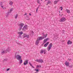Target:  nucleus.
<instances>
[{"label": "nucleus", "instance_id": "obj_1", "mask_svg": "<svg viewBox=\"0 0 73 73\" xmlns=\"http://www.w3.org/2000/svg\"><path fill=\"white\" fill-rule=\"evenodd\" d=\"M42 35L43 36H42L38 37L37 38V39L39 41L41 40H43V39H44V38H46L47 36V35H48L47 34H46L45 35H44V33H42Z\"/></svg>", "mask_w": 73, "mask_h": 73}, {"label": "nucleus", "instance_id": "obj_2", "mask_svg": "<svg viewBox=\"0 0 73 73\" xmlns=\"http://www.w3.org/2000/svg\"><path fill=\"white\" fill-rule=\"evenodd\" d=\"M11 50V49L10 47H8L7 49H6V50H4L1 52V54H3L4 53H6L7 52H9Z\"/></svg>", "mask_w": 73, "mask_h": 73}, {"label": "nucleus", "instance_id": "obj_3", "mask_svg": "<svg viewBox=\"0 0 73 73\" xmlns=\"http://www.w3.org/2000/svg\"><path fill=\"white\" fill-rule=\"evenodd\" d=\"M24 25V24L23 23H20L19 25V31H21V30Z\"/></svg>", "mask_w": 73, "mask_h": 73}, {"label": "nucleus", "instance_id": "obj_4", "mask_svg": "<svg viewBox=\"0 0 73 73\" xmlns=\"http://www.w3.org/2000/svg\"><path fill=\"white\" fill-rule=\"evenodd\" d=\"M52 47V43H51L47 47V50H48V51H49L51 49Z\"/></svg>", "mask_w": 73, "mask_h": 73}, {"label": "nucleus", "instance_id": "obj_5", "mask_svg": "<svg viewBox=\"0 0 73 73\" xmlns=\"http://www.w3.org/2000/svg\"><path fill=\"white\" fill-rule=\"evenodd\" d=\"M66 21V18L65 17H62L61 19L59 21L60 22H64Z\"/></svg>", "mask_w": 73, "mask_h": 73}, {"label": "nucleus", "instance_id": "obj_6", "mask_svg": "<svg viewBox=\"0 0 73 73\" xmlns=\"http://www.w3.org/2000/svg\"><path fill=\"white\" fill-rule=\"evenodd\" d=\"M27 28H28V26H27V25H25L24 26V27L23 28L22 31H25L27 29Z\"/></svg>", "mask_w": 73, "mask_h": 73}, {"label": "nucleus", "instance_id": "obj_7", "mask_svg": "<svg viewBox=\"0 0 73 73\" xmlns=\"http://www.w3.org/2000/svg\"><path fill=\"white\" fill-rule=\"evenodd\" d=\"M17 58L18 60H20L21 59V56L19 54H17Z\"/></svg>", "mask_w": 73, "mask_h": 73}, {"label": "nucleus", "instance_id": "obj_8", "mask_svg": "<svg viewBox=\"0 0 73 73\" xmlns=\"http://www.w3.org/2000/svg\"><path fill=\"white\" fill-rule=\"evenodd\" d=\"M35 61H36V62H40V63H42V62H43V60L41 59H37Z\"/></svg>", "mask_w": 73, "mask_h": 73}, {"label": "nucleus", "instance_id": "obj_9", "mask_svg": "<svg viewBox=\"0 0 73 73\" xmlns=\"http://www.w3.org/2000/svg\"><path fill=\"white\" fill-rule=\"evenodd\" d=\"M40 53L42 54L44 53V54H45V53H46V50H41V51L40 52Z\"/></svg>", "mask_w": 73, "mask_h": 73}, {"label": "nucleus", "instance_id": "obj_10", "mask_svg": "<svg viewBox=\"0 0 73 73\" xmlns=\"http://www.w3.org/2000/svg\"><path fill=\"white\" fill-rule=\"evenodd\" d=\"M12 11H13V9H10V11H9V12L6 13V17H7L8 16V15L9 13H11V12H12Z\"/></svg>", "mask_w": 73, "mask_h": 73}, {"label": "nucleus", "instance_id": "obj_11", "mask_svg": "<svg viewBox=\"0 0 73 73\" xmlns=\"http://www.w3.org/2000/svg\"><path fill=\"white\" fill-rule=\"evenodd\" d=\"M28 63V60H26L25 61H24L23 63V65H27Z\"/></svg>", "mask_w": 73, "mask_h": 73}, {"label": "nucleus", "instance_id": "obj_12", "mask_svg": "<svg viewBox=\"0 0 73 73\" xmlns=\"http://www.w3.org/2000/svg\"><path fill=\"white\" fill-rule=\"evenodd\" d=\"M25 37H26L27 38H29V36L28 35H27L25 34L24 36H23V38H25Z\"/></svg>", "mask_w": 73, "mask_h": 73}, {"label": "nucleus", "instance_id": "obj_13", "mask_svg": "<svg viewBox=\"0 0 73 73\" xmlns=\"http://www.w3.org/2000/svg\"><path fill=\"white\" fill-rule=\"evenodd\" d=\"M65 64L66 66H69V62H68L67 61H66L65 63Z\"/></svg>", "mask_w": 73, "mask_h": 73}, {"label": "nucleus", "instance_id": "obj_14", "mask_svg": "<svg viewBox=\"0 0 73 73\" xmlns=\"http://www.w3.org/2000/svg\"><path fill=\"white\" fill-rule=\"evenodd\" d=\"M40 42V41L38 40V39H37L36 41L35 42V44L36 45H38L39 43Z\"/></svg>", "mask_w": 73, "mask_h": 73}, {"label": "nucleus", "instance_id": "obj_15", "mask_svg": "<svg viewBox=\"0 0 73 73\" xmlns=\"http://www.w3.org/2000/svg\"><path fill=\"white\" fill-rule=\"evenodd\" d=\"M67 44L68 45H69V44H72V42L70 40H69L68 41Z\"/></svg>", "mask_w": 73, "mask_h": 73}, {"label": "nucleus", "instance_id": "obj_16", "mask_svg": "<svg viewBox=\"0 0 73 73\" xmlns=\"http://www.w3.org/2000/svg\"><path fill=\"white\" fill-rule=\"evenodd\" d=\"M18 34H19V35H22L23 34V31H20L17 33Z\"/></svg>", "mask_w": 73, "mask_h": 73}, {"label": "nucleus", "instance_id": "obj_17", "mask_svg": "<svg viewBox=\"0 0 73 73\" xmlns=\"http://www.w3.org/2000/svg\"><path fill=\"white\" fill-rule=\"evenodd\" d=\"M49 38H47L44 40L43 42L44 43H45L46 41H48L49 40Z\"/></svg>", "mask_w": 73, "mask_h": 73}, {"label": "nucleus", "instance_id": "obj_18", "mask_svg": "<svg viewBox=\"0 0 73 73\" xmlns=\"http://www.w3.org/2000/svg\"><path fill=\"white\" fill-rule=\"evenodd\" d=\"M49 42H47L46 44H45L44 45V47H46L47 46L48 44H49Z\"/></svg>", "mask_w": 73, "mask_h": 73}, {"label": "nucleus", "instance_id": "obj_19", "mask_svg": "<svg viewBox=\"0 0 73 73\" xmlns=\"http://www.w3.org/2000/svg\"><path fill=\"white\" fill-rule=\"evenodd\" d=\"M66 12L68 13H70V11L68 9H66Z\"/></svg>", "mask_w": 73, "mask_h": 73}, {"label": "nucleus", "instance_id": "obj_20", "mask_svg": "<svg viewBox=\"0 0 73 73\" xmlns=\"http://www.w3.org/2000/svg\"><path fill=\"white\" fill-rule=\"evenodd\" d=\"M13 4V2L12 1L10 2L9 4L10 5H12Z\"/></svg>", "mask_w": 73, "mask_h": 73}, {"label": "nucleus", "instance_id": "obj_21", "mask_svg": "<svg viewBox=\"0 0 73 73\" xmlns=\"http://www.w3.org/2000/svg\"><path fill=\"white\" fill-rule=\"evenodd\" d=\"M34 33L33 32V31H30V34L31 35H33Z\"/></svg>", "mask_w": 73, "mask_h": 73}, {"label": "nucleus", "instance_id": "obj_22", "mask_svg": "<svg viewBox=\"0 0 73 73\" xmlns=\"http://www.w3.org/2000/svg\"><path fill=\"white\" fill-rule=\"evenodd\" d=\"M58 1L57 0V1H55L54 2V4H56L57 3H58Z\"/></svg>", "mask_w": 73, "mask_h": 73}, {"label": "nucleus", "instance_id": "obj_23", "mask_svg": "<svg viewBox=\"0 0 73 73\" xmlns=\"http://www.w3.org/2000/svg\"><path fill=\"white\" fill-rule=\"evenodd\" d=\"M26 19L27 20H29V16L28 15L26 17Z\"/></svg>", "mask_w": 73, "mask_h": 73}, {"label": "nucleus", "instance_id": "obj_24", "mask_svg": "<svg viewBox=\"0 0 73 73\" xmlns=\"http://www.w3.org/2000/svg\"><path fill=\"white\" fill-rule=\"evenodd\" d=\"M5 6H2L1 7L2 8H3V9H6V8L5 7Z\"/></svg>", "mask_w": 73, "mask_h": 73}, {"label": "nucleus", "instance_id": "obj_25", "mask_svg": "<svg viewBox=\"0 0 73 73\" xmlns=\"http://www.w3.org/2000/svg\"><path fill=\"white\" fill-rule=\"evenodd\" d=\"M17 17H18V15L17 14L15 16V19H16L17 18Z\"/></svg>", "mask_w": 73, "mask_h": 73}, {"label": "nucleus", "instance_id": "obj_26", "mask_svg": "<svg viewBox=\"0 0 73 73\" xmlns=\"http://www.w3.org/2000/svg\"><path fill=\"white\" fill-rule=\"evenodd\" d=\"M19 61L20 62V64H21L22 63V62H23V60H20Z\"/></svg>", "mask_w": 73, "mask_h": 73}, {"label": "nucleus", "instance_id": "obj_27", "mask_svg": "<svg viewBox=\"0 0 73 73\" xmlns=\"http://www.w3.org/2000/svg\"><path fill=\"white\" fill-rule=\"evenodd\" d=\"M47 4H51V1H48V2L47 3Z\"/></svg>", "mask_w": 73, "mask_h": 73}, {"label": "nucleus", "instance_id": "obj_28", "mask_svg": "<svg viewBox=\"0 0 73 73\" xmlns=\"http://www.w3.org/2000/svg\"><path fill=\"white\" fill-rule=\"evenodd\" d=\"M39 67V68H41V65H39V66L37 65V68H38Z\"/></svg>", "mask_w": 73, "mask_h": 73}, {"label": "nucleus", "instance_id": "obj_29", "mask_svg": "<svg viewBox=\"0 0 73 73\" xmlns=\"http://www.w3.org/2000/svg\"><path fill=\"white\" fill-rule=\"evenodd\" d=\"M35 70L37 72H38V70L37 69H35Z\"/></svg>", "mask_w": 73, "mask_h": 73}, {"label": "nucleus", "instance_id": "obj_30", "mask_svg": "<svg viewBox=\"0 0 73 73\" xmlns=\"http://www.w3.org/2000/svg\"><path fill=\"white\" fill-rule=\"evenodd\" d=\"M37 2L39 4H40V0H37Z\"/></svg>", "mask_w": 73, "mask_h": 73}, {"label": "nucleus", "instance_id": "obj_31", "mask_svg": "<svg viewBox=\"0 0 73 73\" xmlns=\"http://www.w3.org/2000/svg\"><path fill=\"white\" fill-rule=\"evenodd\" d=\"M19 37H20V38H21V37H22L21 36V35H19Z\"/></svg>", "mask_w": 73, "mask_h": 73}, {"label": "nucleus", "instance_id": "obj_32", "mask_svg": "<svg viewBox=\"0 0 73 73\" xmlns=\"http://www.w3.org/2000/svg\"><path fill=\"white\" fill-rule=\"evenodd\" d=\"M9 70H10V68H9L7 69V71H8Z\"/></svg>", "mask_w": 73, "mask_h": 73}, {"label": "nucleus", "instance_id": "obj_33", "mask_svg": "<svg viewBox=\"0 0 73 73\" xmlns=\"http://www.w3.org/2000/svg\"><path fill=\"white\" fill-rule=\"evenodd\" d=\"M8 60V59H4V61H7Z\"/></svg>", "mask_w": 73, "mask_h": 73}, {"label": "nucleus", "instance_id": "obj_34", "mask_svg": "<svg viewBox=\"0 0 73 73\" xmlns=\"http://www.w3.org/2000/svg\"><path fill=\"white\" fill-rule=\"evenodd\" d=\"M69 67H70V68H72V65H70L69 66Z\"/></svg>", "mask_w": 73, "mask_h": 73}, {"label": "nucleus", "instance_id": "obj_35", "mask_svg": "<svg viewBox=\"0 0 73 73\" xmlns=\"http://www.w3.org/2000/svg\"><path fill=\"white\" fill-rule=\"evenodd\" d=\"M60 8L61 9V11H62V7H61Z\"/></svg>", "mask_w": 73, "mask_h": 73}, {"label": "nucleus", "instance_id": "obj_36", "mask_svg": "<svg viewBox=\"0 0 73 73\" xmlns=\"http://www.w3.org/2000/svg\"><path fill=\"white\" fill-rule=\"evenodd\" d=\"M29 64L30 65H31V66H32V64H31V63H29Z\"/></svg>", "mask_w": 73, "mask_h": 73}, {"label": "nucleus", "instance_id": "obj_37", "mask_svg": "<svg viewBox=\"0 0 73 73\" xmlns=\"http://www.w3.org/2000/svg\"><path fill=\"white\" fill-rule=\"evenodd\" d=\"M63 33H64L65 32V31L63 30L62 31Z\"/></svg>", "mask_w": 73, "mask_h": 73}, {"label": "nucleus", "instance_id": "obj_38", "mask_svg": "<svg viewBox=\"0 0 73 73\" xmlns=\"http://www.w3.org/2000/svg\"><path fill=\"white\" fill-rule=\"evenodd\" d=\"M27 15V13H26L25 14H24V15Z\"/></svg>", "mask_w": 73, "mask_h": 73}, {"label": "nucleus", "instance_id": "obj_39", "mask_svg": "<svg viewBox=\"0 0 73 73\" xmlns=\"http://www.w3.org/2000/svg\"><path fill=\"white\" fill-rule=\"evenodd\" d=\"M29 15H30V16H31V15H31V13H29Z\"/></svg>", "mask_w": 73, "mask_h": 73}, {"label": "nucleus", "instance_id": "obj_40", "mask_svg": "<svg viewBox=\"0 0 73 73\" xmlns=\"http://www.w3.org/2000/svg\"><path fill=\"white\" fill-rule=\"evenodd\" d=\"M38 7H37V8H36V9L38 10Z\"/></svg>", "mask_w": 73, "mask_h": 73}, {"label": "nucleus", "instance_id": "obj_41", "mask_svg": "<svg viewBox=\"0 0 73 73\" xmlns=\"http://www.w3.org/2000/svg\"><path fill=\"white\" fill-rule=\"evenodd\" d=\"M37 11H38V10L36 9V12H37Z\"/></svg>", "mask_w": 73, "mask_h": 73}, {"label": "nucleus", "instance_id": "obj_42", "mask_svg": "<svg viewBox=\"0 0 73 73\" xmlns=\"http://www.w3.org/2000/svg\"><path fill=\"white\" fill-rule=\"evenodd\" d=\"M68 60H71V59H68Z\"/></svg>", "mask_w": 73, "mask_h": 73}, {"label": "nucleus", "instance_id": "obj_43", "mask_svg": "<svg viewBox=\"0 0 73 73\" xmlns=\"http://www.w3.org/2000/svg\"><path fill=\"white\" fill-rule=\"evenodd\" d=\"M18 44H19V45H20V43H18Z\"/></svg>", "mask_w": 73, "mask_h": 73}, {"label": "nucleus", "instance_id": "obj_44", "mask_svg": "<svg viewBox=\"0 0 73 73\" xmlns=\"http://www.w3.org/2000/svg\"><path fill=\"white\" fill-rule=\"evenodd\" d=\"M48 0H45V1H47Z\"/></svg>", "mask_w": 73, "mask_h": 73}, {"label": "nucleus", "instance_id": "obj_45", "mask_svg": "<svg viewBox=\"0 0 73 73\" xmlns=\"http://www.w3.org/2000/svg\"><path fill=\"white\" fill-rule=\"evenodd\" d=\"M59 15L60 16V14H59Z\"/></svg>", "mask_w": 73, "mask_h": 73}, {"label": "nucleus", "instance_id": "obj_46", "mask_svg": "<svg viewBox=\"0 0 73 73\" xmlns=\"http://www.w3.org/2000/svg\"><path fill=\"white\" fill-rule=\"evenodd\" d=\"M35 73H37L36 72H35Z\"/></svg>", "mask_w": 73, "mask_h": 73}, {"label": "nucleus", "instance_id": "obj_47", "mask_svg": "<svg viewBox=\"0 0 73 73\" xmlns=\"http://www.w3.org/2000/svg\"><path fill=\"white\" fill-rule=\"evenodd\" d=\"M41 0V1H42V0Z\"/></svg>", "mask_w": 73, "mask_h": 73}, {"label": "nucleus", "instance_id": "obj_48", "mask_svg": "<svg viewBox=\"0 0 73 73\" xmlns=\"http://www.w3.org/2000/svg\"><path fill=\"white\" fill-rule=\"evenodd\" d=\"M33 68H34V67H33Z\"/></svg>", "mask_w": 73, "mask_h": 73}]
</instances>
